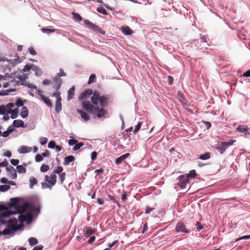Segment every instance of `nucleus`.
<instances>
[{
	"label": "nucleus",
	"mask_w": 250,
	"mask_h": 250,
	"mask_svg": "<svg viewBox=\"0 0 250 250\" xmlns=\"http://www.w3.org/2000/svg\"><path fill=\"white\" fill-rule=\"evenodd\" d=\"M79 100L82 101L83 108L86 111L96 116L98 118H105L107 111L103 107L108 105V95H101L98 91L87 89L80 95Z\"/></svg>",
	"instance_id": "1"
},
{
	"label": "nucleus",
	"mask_w": 250,
	"mask_h": 250,
	"mask_svg": "<svg viewBox=\"0 0 250 250\" xmlns=\"http://www.w3.org/2000/svg\"><path fill=\"white\" fill-rule=\"evenodd\" d=\"M44 180L45 182L41 183L42 188H48L51 189L52 187L56 183L57 176L55 174L51 173L49 176L45 175Z\"/></svg>",
	"instance_id": "2"
},
{
	"label": "nucleus",
	"mask_w": 250,
	"mask_h": 250,
	"mask_svg": "<svg viewBox=\"0 0 250 250\" xmlns=\"http://www.w3.org/2000/svg\"><path fill=\"white\" fill-rule=\"evenodd\" d=\"M236 141L235 140H230L229 142H222L221 145L217 148L221 154L223 153L227 148L233 144Z\"/></svg>",
	"instance_id": "3"
},
{
	"label": "nucleus",
	"mask_w": 250,
	"mask_h": 250,
	"mask_svg": "<svg viewBox=\"0 0 250 250\" xmlns=\"http://www.w3.org/2000/svg\"><path fill=\"white\" fill-rule=\"evenodd\" d=\"M84 23L85 25H86L88 28L92 29L94 31H95L98 33H100L103 35L105 34V32L104 31L102 30L99 26H98L96 24H94V23H92L89 21H88L87 20H85L84 21Z\"/></svg>",
	"instance_id": "4"
},
{
	"label": "nucleus",
	"mask_w": 250,
	"mask_h": 250,
	"mask_svg": "<svg viewBox=\"0 0 250 250\" xmlns=\"http://www.w3.org/2000/svg\"><path fill=\"white\" fill-rule=\"evenodd\" d=\"M188 178L185 175H181L178 177V182L177 185L181 188H184L186 185L188 183Z\"/></svg>",
	"instance_id": "5"
},
{
	"label": "nucleus",
	"mask_w": 250,
	"mask_h": 250,
	"mask_svg": "<svg viewBox=\"0 0 250 250\" xmlns=\"http://www.w3.org/2000/svg\"><path fill=\"white\" fill-rule=\"evenodd\" d=\"M175 231L177 232H184L188 233L189 230L188 229L185 224L181 222H178L175 227Z\"/></svg>",
	"instance_id": "6"
},
{
	"label": "nucleus",
	"mask_w": 250,
	"mask_h": 250,
	"mask_svg": "<svg viewBox=\"0 0 250 250\" xmlns=\"http://www.w3.org/2000/svg\"><path fill=\"white\" fill-rule=\"evenodd\" d=\"M17 223L18 221L16 218L10 219L7 223L8 227L11 229L13 232H15L20 229V227H17Z\"/></svg>",
	"instance_id": "7"
},
{
	"label": "nucleus",
	"mask_w": 250,
	"mask_h": 250,
	"mask_svg": "<svg viewBox=\"0 0 250 250\" xmlns=\"http://www.w3.org/2000/svg\"><path fill=\"white\" fill-rule=\"evenodd\" d=\"M31 206L28 203H23L21 205H19L17 207L16 211L19 213H22L26 212V210L30 209Z\"/></svg>",
	"instance_id": "8"
},
{
	"label": "nucleus",
	"mask_w": 250,
	"mask_h": 250,
	"mask_svg": "<svg viewBox=\"0 0 250 250\" xmlns=\"http://www.w3.org/2000/svg\"><path fill=\"white\" fill-rule=\"evenodd\" d=\"M62 84V81L60 78L54 77L53 79V87L56 89V91L59 90Z\"/></svg>",
	"instance_id": "9"
},
{
	"label": "nucleus",
	"mask_w": 250,
	"mask_h": 250,
	"mask_svg": "<svg viewBox=\"0 0 250 250\" xmlns=\"http://www.w3.org/2000/svg\"><path fill=\"white\" fill-rule=\"evenodd\" d=\"M77 112L81 115V117L84 122H87L90 120V116L88 114L81 109H77Z\"/></svg>",
	"instance_id": "10"
},
{
	"label": "nucleus",
	"mask_w": 250,
	"mask_h": 250,
	"mask_svg": "<svg viewBox=\"0 0 250 250\" xmlns=\"http://www.w3.org/2000/svg\"><path fill=\"white\" fill-rule=\"evenodd\" d=\"M6 170L10 173L12 179H15L17 177V172L12 166H9L7 167Z\"/></svg>",
	"instance_id": "11"
},
{
	"label": "nucleus",
	"mask_w": 250,
	"mask_h": 250,
	"mask_svg": "<svg viewBox=\"0 0 250 250\" xmlns=\"http://www.w3.org/2000/svg\"><path fill=\"white\" fill-rule=\"evenodd\" d=\"M121 31L125 35H130L133 33V31L128 26H122L121 27Z\"/></svg>",
	"instance_id": "12"
},
{
	"label": "nucleus",
	"mask_w": 250,
	"mask_h": 250,
	"mask_svg": "<svg viewBox=\"0 0 250 250\" xmlns=\"http://www.w3.org/2000/svg\"><path fill=\"white\" fill-rule=\"evenodd\" d=\"M32 150V148L31 147L22 146L20 147L18 151L20 153H26L30 152Z\"/></svg>",
	"instance_id": "13"
},
{
	"label": "nucleus",
	"mask_w": 250,
	"mask_h": 250,
	"mask_svg": "<svg viewBox=\"0 0 250 250\" xmlns=\"http://www.w3.org/2000/svg\"><path fill=\"white\" fill-rule=\"evenodd\" d=\"M97 231L96 229H92L91 228H86V230L84 233V236L86 237H88L94 233H95Z\"/></svg>",
	"instance_id": "14"
},
{
	"label": "nucleus",
	"mask_w": 250,
	"mask_h": 250,
	"mask_svg": "<svg viewBox=\"0 0 250 250\" xmlns=\"http://www.w3.org/2000/svg\"><path fill=\"white\" fill-rule=\"evenodd\" d=\"M75 160V157L73 155H69L64 158V162L63 163L64 166L68 165L71 162Z\"/></svg>",
	"instance_id": "15"
},
{
	"label": "nucleus",
	"mask_w": 250,
	"mask_h": 250,
	"mask_svg": "<svg viewBox=\"0 0 250 250\" xmlns=\"http://www.w3.org/2000/svg\"><path fill=\"white\" fill-rule=\"evenodd\" d=\"M129 155V153H127L125 154H124L120 157H118L116 159L115 161V163L116 165L120 164L125 159L127 158Z\"/></svg>",
	"instance_id": "16"
},
{
	"label": "nucleus",
	"mask_w": 250,
	"mask_h": 250,
	"mask_svg": "<svg viewBox=\"0 0 250 250\" xmlns=\"http://www.w3.org/2000/svg\"><path fill=\"white\" fill-rule=\"evenodd\" d=\"M27 166V164L24 163L23 165H19L17 167V171L19 173H25L26 171L25 167Z\"/></svg>",
	"instance_id": "17"
},
{
	"label": "nucleus",
	"mask_w": 250,
	"mask_h": 250,
	"mask_svg": "<svg viewBox=\"0 0 250 250\" xmlns=\"http://www.w3.org/2000/svg\"><path fill=\"white\" fill-rule=\"evenodd\" d=\"M6 62H7L9 64H11L12 66H15L16 64L21 62L20 59L19 57L17 59H15L13 60H8L7 59Z\"/></svg>",
	"instance_id": "18"
},
{
	"label": "nucleus",
	"mask_w": 250,
	"mask_h": 250,
	"mask_svg": "<svg viewBox=\"0 0 250 250\" xmlns=\"http://www.w3.org/2000/svg\"><path fill=\"white\" fill-rule=\"evenodd\" d=\"M19 205L18 201L16 198H13L11 200V203L10 204V208H13L16 209Z\"/></svg>",
	"instance_id": "19"
},
{
	"label": "nucleus",
	"mask_w": 250,
	"mask_h": 250,
	"mask_svg": "<svg viewBox=\"0 0 250 250\" xmlns=\"http://www.w3.org/2000/svg\"><path fill=\"white\" fill-rule=\"evenodd\" d=\"M41 97L42 98V100L46 104V105H47L49 107H52V103L48 98L44 96L42 94H41Z\"/></svg>",
	"instance_id": "20"
},
{
	"label": "nucleus",
	"mask_w": 250,
	"mask_h": 250,
	"mask_svg": "<svg viewBox=\"0 0 250 250\" xmlns=\"http://www.w3.org/2000/svg\"><path fill=\"white\" fill-rule=\"evenodd\" d=\"M28 115V110L27 108L25 106H23L22 108L21 111V116L23 118H25L27 117Z\"/></svg>",
	"instance_id": "21"
},
{
	"label": "nucleus",
	"mask_w": 250,
	"mask_h": 250,
	"mask_svg": "<svg viewBox=\"0 0 250 250\" xmlns=\"http://www.w3.org/2000/svg\"><path fill=\"white\" fill-rule=\"evenodd\" d=\"M13 125L17 127H23L24 126V122L21 120H14Z\"/></svg>",
	"instance_id": "22"
},
{
	"label": "nucleus",
	"mask_w": 250,
	"mask_h": 250,
	"mask_svg": "<svg viewBox=\"0 0 250 250\" xmlns=\"http://www.w3.org/2000/svg\"><path fill=\"white\" fill-rule=\"evenodd\" d=\"M62 110L61 100H56L55 104V110L57 113L60 112Z\"/></svg>",
	"instance_id": "23"
},
{
	"label": "nucleus",
	"mask_w": 250,
	"mask_h": 250,
	"mask_svg": "<svg viewBox=\"0 0 250 250\" xmlns=\"http://www.w3.org/2000/svg\"><path fill=\"white\" fill-rule=\"evenodd\" d=\"M75 93V88L74 87H72L68 91V97L67 99L68 100H70L73 98V96L74 95Z\"/></svg>",
	"instance_id": "24"
},
{
	"label": "nucleus",
	"mask_w": 250,
	"mask_h": 250,
	"mask_svg": "<svg viewBox=\"0 0 250 250\" xmlns=\"http://www.w3.org/2000/svg\"><path fill=\"white\" fill-rule=\"evenodd\" d=\"M29 183L30 188H32L34 185L37 184L38 181L35 178L32 177L29 179Z\"/></svg>",
	"instance_id": "25"
},
{
	"label": "nucleus",
	"mask_w": 250,
	"mask_h": 250,
	"mask_svg": "<svg viewBox=\"0 0 250 250\" xmlns=\"http://www.w3.org/2000/svg\"><path fill=\"white\" fill-rule=\"evenodd\" d=\"M248 127L246 125H240L237 127V130L242 133H244L245 132H247L248 131Z\"/></svg>",
	"instance_id": "26"
},
{
	"label": "nucleus",
	"mask_w": 250,
	"mask_h": 250,
	"mask_svg": "<svg viewBox=\"0 0 250 250\" xmlns=\"http://www.w3.org/2000/svg\"><path fill=\"white\" fill-rule=\"evenodd\" d=\"M210 158V154L209 152H206L203 154H201L200 155L199 158L203 160H206L207 159H208Z\"/></svg>",
	"instance_id": "27"
},
{
	"label": "nucleus",
	"mask_w": 250,
	"mask_h": 250,
	"mask_svg": "<svg viewBox=\"0 0 250 250\" xmlns=\"http://www.w3.org/2000/svg\"><path fill=\"white\" fill-rule=\"evenodd\" d=\"M28 242L31 246L37 245L38 243V241L35 237H30L28 239Z\"/></svg>",
	"instance_id": "28"
},
{
	"label": "nucleus",
	"mask_w": 250,
	"mask_h": 250,
	"mask_svg": "<svg viewBox=\"0 0 250 250\" xmlns=\"http://www.w3.org/2000/svg\"><path fill=\"white\" fill-rule=\"evenodd\" d=\"M5 106L6 107L5 108L7 114H10L11 113L12 108L14 107V104L13 103H9Z\"/></svg>",
	"instance_id": "29"
},
{
	"label": "nucleus",
	"mask_w": 250,
	"mask_h": 250,
	"mask_svg": "<svg viewBox=\"0 0 250 250\" xmlns=\"http://www.w3.org/2000/svg\"><path fill=\"white\" fill-rule=\"evenodd\" d=\"M18 112H19V110L18 108H15L13 110H12L11 111V113H10V114H11V118L12 119L16 118L18 116Z\"/></svg>",
	"instance_id": "30"
},
{
	"label": "nucleus",
	"mask_w": 250,
	"mask_h": 250,
	"mask_svg": "<svg viewBox=\"0 0 250 250\" xmlns=\"http://www.w3.org/2000/svg\"><path fill=\"white\" fill-rule=\"evenodd\" d=\"M11 188L9 185H4L0 186V191L1 192H5Z\"/></svg>",
	"instance_id": "31"
},
{
	"label": "nucleus",
	"mask_w": 250,
	"mask_h": 250,
	"mask_svg": "<svg viewBox=\"0 0 250 250\" xmlns=\"http://www.w3.org/2000/svg\"><path fill=\"white\" fill-rule=\"evenodd\" d=\"M73 19L77 21H80L82 20V18L80 14L76 13H73Z\"/></svg>",
	"instance_id": "32"
},
{
	"label": "nucleus",
	"mask_w": 250,
	"mask_h": 250,
	"mask_svg": "<svg viewBox=\"0 0 250 250\" xmlns=\"http://www.w3.org/2000/svg\"><path fill=\"white\" fill-rule=\"evenodd\" d=\"M63 168L62 167L59 166L56 167V168L53 170V172L52 174H60L62 173L63 171Z\"/></svg>",
	"instance_id": "33"
},
{
	"label": "nucleus",
	"mask_w": 250,
	"mask_h": 250,
	"mask_svg": "<svg viewBox=\"0 0 250 250\" xmlns=\"http://www.w3.org/2000/svg\"><path fill=\"white\" fill-rule=\"evenodd\" d=\"M12 232H14L11 230V229L8 227V228L5 229L1 232V234H3V235H7L10 234Z\"/></svg>",
	"instance_id": "34"
},
{
	"label": "nucleus",
	"mask_w": 250,
	"mask_h": 250,
	"mask_svg": "<svg viewBox=\"0 0 250 250\" xmlns=\"http://www.w3.org/2000/svg\"><path fill=\"white\" fill-rule=\"evenodd\" d=\"M96 81V77L95 74H91L89 78L88 84H90L91 83L95 82Z\"/></svg>",
	"instance_id": "35"
},
{
	"label": "nucleus",
	"mask_w": 250,
	"mask_h": 250,
	"mask_svg": "<svg viewBox=\"0 0 250 250\" xmlns=\"http://www.w3.org/2000/svg\"><path fill=\"white\" fill-rule=\"evenodd\" d=\"M13 131L12 129H10V127H8V130L4 131L3 133L1 132V135L4 137H6L9 135V134Z\"/></svg>",
	"instance_id": "36"
},
{
	"label": "nucleus",
	"mask_w": 250,
	"mask_h": 250,
	"mask_svg": "<svg viewBox=\"0 0 250 250\" xmlns=\"http://www.w3.org/2000/svg\"><path fill=\"white\" fill-rule=\"evenodd\" d=\"M41 30L43 33H54L56 31V29H49V28H42Z\"/></svg>",
	"instance_id": "37"
},
{
	"label": "nucleus",
	"mask_w": 250,
	"mask_h": 250,
	"mask_svg": "<svg viewBox=\"0 0 250 250\" xmlns=\"http://www.w3.org/2000/svg\"><path fill=\"white\" fill-rule=\"evenodd\" d=\"M83 145V143L80 142L76 143L75 146L73 147V150L74 151L79 149Z\"/></svg>",
	"instance_id": "38"
},
{
	"label": "nucleus",
	"mask_w": 250,
	"mask_h": 250,
	"mask_svg": "<svg viewBox=\"0 0 250 250\" xmlns=\"http://www.w3.org/2000/svg\"><path fill=\"white\" fill-rule=\"evenodd\" d=\"M97 10L98 12H99V13H100L101 14H103L105 15H107V13L106 12V10H105V9H104L103 7H98Z\"/></svg>",
	"instance_id": "39"
},
{
	"label": "nucleus",
	"mask_w": 250,
	"mask_h": 250,
	"mask_svg": "<svg viewBox=\"0 0 250 250\" xmlns=\"http://www.w3.org/2000/svg\"><path fill=\"white\" fill-rule=\"evenodd\" d=\"M14 213L11 211L10 210H6L3 211L2 214L1 216L2 217H8L10 215L14 214Z\"/></svg>",
	"instance_id": "40"
},
{
	"label": "nucleus",
	"mask_w": 250,
	"mask_h": 250,
	"mask_svg": "<svg viewBox=\"0 0 250 250\" xmlns=\"http://www.w3.org/2000/svg\"><path fill=\"white\" fill-rule=\"evenodd\" d=\"M15 91V89H9L6 91L0 92V96H5L8 95L10 92Z\"/></svg>",
	"instance_id": "41"
},
{
	"label": "nucleus",
	"mask_w": 250,
	"mask_h": 250,
	"mask_svg": "<svg viewBox=\"0 0 250 250\" xmlns=\"http://www.w3.org/2000/svg\"><path fill=\"white\" fill-rule=\"evenodd\" d=\"M49 169V166L47 165H42L41 167V171L42 172L47 171Z\"/></svg>",
	"instance_id": "42"
},
{
	"label": "nucleus",
	"mask_w": 250,
	"mask_h": 250,
	"mask_svg": "<svg viewBox=\"0 0 250 250\" xmlns=\"http://www.w3.org/2000/svg\"><path fill=\"white\" fill-rule=\"evenodd\" d=\"M196 175V172L194 170H191L189 173L186 176L188 178H194Z\"/></svg>",
	"instance_id": "43"
},
{
	"label": "nucleus",
	"mask_w": 250,
	"mask_h": 250,
	"mask_svg": "<svg viewBox=\"0 0 250 250\" xmlns=\"http://www.w3.org/2000/svg\"><path fill=\"white\" fill-rule=\"evenodd\" d=\"M5 107V106L4 105L0 106V114L4 115L7 114Z\"/></svg>",
	"instance_id": "44"
},
{
	"label": "nucleus",
	"mask_w": 250,
	"mask_h": 250,
	"mask_svg": "<svg viewBox=\"0 0 250 250\" xmlns=\"http://www.w3.org/2000/svg\"><path fill=\"white\" fill-rule=\"evenodd\" d=\"M108 197L109 198V199L112 201L114 203H116L118 205V206L120 208L121 206H120V205L119 204V203L118 202V201L117 200H116L113 196H112V195H110V194H108Z\"/></svg>",
	"instance_id": "45"
},
{
	"label": "nucleus",
	"mask_w": 250,
	"mask_h": 250,
	"mask_svg": "<svg viewBox=\"0 0 250 250\" xmlns=\"http://www.w3.org/2000/svg\"><path fill=\"white\" fill-rule=\"evenodd\" d=\"M35 72V75L37 76H40L42 74V70L39 69V68L38 67H35L34 69H33Z\"/></svg>",
	"instance_id": "46"
},
{
	"label": "nucleus",
	"mask_w": 250,
	"mask_h": 250,
	"mask_svg": "<svg viewBox=\"0 0 250 250\" xmlns=\"http://www.w3.org/2000/svg\"><path fill=\"white\" fill-rule=\"evenodd\" d=\"M43 160V157L42 155L38 154L36 155L35 160L37 162H41Z\"/></svg>",
	"instance_id": "47"
},
{
	"label": "nucleus",
	"mask_w": 250,
	"mask_h": 250,
	"mask_svg": "<svg viewBox=\"0 0 250 250\" xmlns=\"http://www.w3.org/2000/svg\"><path fill=\"white\" fill-rule=\"evenodd\" d=\"M22 84L26 85L27 87H28L29 88H33V89H37L36 86H35V85L32 84L31 83H25L24 82H23Z\"/></svg>",
	"instance_id": "48"
},
{
	"label": "nucleus",
	"mask_w": 250,
	"mask_h": 250,
	"mask_svg": "<svg viewBox=\"0 0 250 250\" xmlns=\"http://www.w3.org/2000/svg\"><path fill=\"white\" fill-rule=\"evenodd\" d=\"M66 76L65 73L63 71V70L62 69H60V72L55 77H58V78H60V77H61V76Z\"/></svg>",
	"instance_id": "49"
},
{
	"label": "nucleus",
	"mask_w": 250,
	"mask_h": 250,
	"mask_svg": "<svg viewBox=\"0 0 250 250\" xmlns=\"http://www.w3.org/2000/svg\"><path fill=\"white\" fill-rule=\"evenodd\" d=\"M47 142V139L45 137H42L40 139V143L42 145H44Z\"/></svg>",
	"instance_id": "50"
},
{
	"label": "nucleus",
	"mask_w": 250,
	"mask_h": 250,
	"mask_svg": "<svg viewBox=\"0 0 250 250\" xmlns=\"http://www.w3.org/2000/svg\"><path fill=\"white\" fill-rule=\"evenodd\" d=\"M19 220L20 222L22 223L25 221L26 216L22 214L21 213H20V214L19 216Z\"/></svg>",
	"instance_id": "51"
},
{
	"label": "nucleus",
	"mask_w": 250,
	"mask_h": 250,
	"mask_svg": "<svg viewBox=\"0 0 250 250\" xmlns=\"http://www.w3.org/2000/svg\"><path fill=\"white\" fill-rule=\"evenodd\" d=\"M53 96L55 97V98H56L57 99V100H62L61 99V95H60V92H54L53 94Z\"/></svg>",
	"instance_id": "52"
},
{
	"label": "nucleus",
	"mask_w": 250,
	"mask_h": 250,
	"mask_svg": "<svg viewBox=\"0 0 250 250\" xmlns=\"http://www.w3.org/2000/svg\"><path fill=\"white\" fill-rule=\"evenodd\" d=\"M65 176H66V174L65 172L62 173L60 174V179L61 183H62L64 182L65 178Z\"/></svg>",
	"instance_id": "53"
},
{
	"label": "nucleus",
	"mask_w": 250,
	"mask_h": 250,
	"mask_svg": "<svg viewBox=\"0 0 250 250\" xmlns=\"http://www.w3.org/2000/svg\"><path fill=\"white\" fill-rule=\"evenodd\" d=\"M142 123L141 122H139L138 123V124L137 125L135 126V129L133 131V132L134 133H135L136 132H137L141 128V125H142Z\"/></svg>",
	"instance_id": "54"
},
{
	"label": "nucleus",
	"mask_w": 250,
	"mask_h": 250,
	"mask_svg": "<svg viewBox=\"0 0 250 250\" xmlns=\"http://www.w3.org/2000/svg\"><path fill=\"white\" fill-rule=\"evenodd\" d=\"M56 146V144L54 141H50L48 144V147L50 148H54Z\"/></svg>",
	"instance_id": "55"
},
{
	"label": "nucleus",
	"mask_w": 250,
	"mask_h": 250,
	"mask_svg": "<svg viewBox=\"0 0 250 250\" xmlns=\"http://www.w3.org/2000/svg\"><path fill=\"white\" fill-rule=\"evenodd\" d=\"M29 53L32 55H36V52L33 47H29L28 48Z\"/></svg>",
	"instance_id": "56"
},
{
	"label": "nucleus",
	"mask_w": 250,
	"mask_h": 250,
	"mask_svg": "<svg viewBox=\"0 0 250 250\" xmlns=\"http://www.w3.org/2000/svg\"><path fill=\"white\" fill-rule=\"evenodd\" d=\"M52 82L50 80L47 79L44 80L42 82V84L44 85H48L50 84Z\"/></svg>",
	"instance_id": "57"
},
{
	"label": "nucleus",
	"mask_w": 250,
	"mask_h": 250,
	"mask_svg": "<svg viewBox=\"0 0 250 250\" xmlns=\"http://www.w3.org/2000/svg\"><path fill=\"white\" fill-rule=\"evenodd\" d=\"M78 143V141L76 139H71L68 141V144L70 146H73Z\"/></svg>",
	"instance_id": "58"
},
{
	"label": "nucleus",
	"mask_w": 250,
	"mask_h": 250,
	"mask_svg": "<svg viewBox=\"0 0 250 250\" xmlns=\"http://www.w3.org/2000/svg\"><path fill=\"white\" fill-rule=\"evenodd\" d=\"M250 235H245V236L238 238L237 239H236L235 241L237 242L240 240L247 239H250Z\"/></svg>",
	"instance_id": "59"
},
{
	"label": "nucleus",
	"mask_w": 250,
	"mask_h": 250,
	"mask_svg": "<svg viewBox=\"0 0 250 250\" xmlns=\"http://www.w3.org/2000/svg\"><path fill=\"white\" fill-rule=\"evenodd\" d=\"M11 163L14 166H17L19 163V160L18 159H11Z\"/></svg>",
	"instance_id": "60"
},
{
	"label": "nucleus",
	"mask_w": 250,
	"mask_h": 250,
	"mask_svg": "<svg viewBox=\"0 0 250 250\" xmlns=\"http://www.w3.org/2000/svg\"><path fill=\"white\" fill-rule=\"evenodd\" d=\"M97 156V153L96 151H93L91 153V158L92 160H94L96 159Z\"/></svg>",
	"instance_id": "61"
},
{
	"label": "nucleus",
	"mask_w": 250,
	"mask_h": 250,
	"mask_svg": "<svg viewBox=\"0 0 250 250\" xmlns=\"http://www.w3.org/2000/svg\"><path fill=\"white\" fill-rule=\"evenodd\" d=\"M8 163L5 160L3 162L0 163V167H8Z\"/></svg>",
	"instance_id": "62"
},
{
	"label": "nucleus",
	"mask_w": 250,
	"mask_h": 250,
	"mask_svg": "<svg viewBox=\"0 0 250 250\" xmlns=\"http://www.w3.org/2000/svg\"><path fill=\"white\" fill-rule=\"evenodd\" d=\"M18 106H22L23 104L22 101L21 99H18L16 103Z\"/></svg>",
	"instance_id": "63"
},
{
	"label": "nucleus",
	"mask_w": 250,
	"mask_h": 250,
	"mask_svg": "<svg viewBox=\"0 0 250 250\" xmlns=\"http://www.w3.org/2000/svg\"><path fill=\"white\" fill-rule=\"evenodd\" d=\"M43 249V246L42 245H38L35 246L32 250H42Z\"/></svg>",
	"instance_id": "64"
}]
</instances>
